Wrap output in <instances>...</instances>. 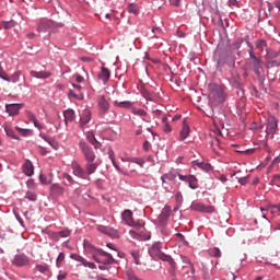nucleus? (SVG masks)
<instances>
[{
  "mask_svg": "<svg viewBox=\"0 0 280 280\" xmlns=\"http://www.w3.org/2000/svg\"><path fill=\"white\" fill-rule=\"evenodd\" d=\"M149 255L152 257V259H161V261H172V258L170 255L164 254L161 252V243H154L149 248Z\"/></svg>",
  "mask_w": 280,
  "mask_h": 280,
  "instance_id": "nucleus-1",
  "label": "nucleus"
},
{
  "mask_svg": "<svg viewBox=\"0 0 280 280\" xmlns=\"http://www.w3.org/2000/svg\"><path fill=\"white\" fill-rule=\"evenodd\" d=\"M80 150L82 151V154L86 161V163L95 161L97 156L95 155V152L93 151V148L89 145L86 142H80L79 143Z\"/></svg>",
  "mask_w": 280,
  "mask_h": 280,
  "instance_id": "nucleus-2",
  "label": "nucleus"
},
{
  "mask_svg": "<svg viewBox=\"0 0 280 280\" xmlns=\"http://www.w3.org/2000/svg\"><path fill=\"white\" fill-rule=\"evenodd\" d=\"M97 107L100 110V115H106V113H108V110H110V101H108V98H106V96L100 95L97 97Z\"/></svg>",
  "mask_w": 280,
  "mask_h": 280,
  "instance_id": "nucleus-3",
  "label": "nucleus"
},
{
  "mask_svg": "<svg viewBox=\"0 0 280 280\" xmlns=\"http://www.w3.org/2000/svg\"><path fill=\"white\" fill-rule=\"evenodd\" d=\"M190 209L192 211H200L201 213H214L215 212V207L207 206V205L200 203V202H192L190 206Z\"/></svg>",
  "mask_w": 280,
  "mask_h": 280,
  "instance_id": "nucleus-4",
  "label": "nucleus"
},
{
  "mask_svg": "<svg viewBox=\"0 0 280 280\" xmlns=\"http://www.w3.org/2000/svg\"><path fill=\"white\" fill-rule=\"evenodd\" d=\"M121 218L125 221V224L128 226H136L137 229H143V224H139L135 222V219H132V212L130 210H125L121 213Z\"/></svg>",
  "mask_w": 280,
  "mask_h": 280,
  "instance_id": "nucleus-5",
  "label": "nucleus"
},
{
  "mask_svg": "<svg viewBox=\"0 0 280 280\" xmlns=\"http://www.w3.org/2000/svg\"><path fill=\"white\" fill-rule=\"evenodd\" d=\"M279 128V121L275 118H269L267 122L266 133L271 139H275V132H277V129Z\"/></svg>",
  "mask_w": 280,
  "mask_h": 280,
  "instance_id": "nucleus-6",
  "label": "nucleus"
},
{
  "mask_svg": "<svg viewBox=\"0 0 280 280\" xmlns=\"http://www.w3.org/2000/svg\"><path fill=\"white\" fill-rule=\"evenodd\" d=\"M72 174L78 176V178L86 179V171L80 165L78 161H72L71 163Z\"/></svg>",
  "mask_w": 280,
  "mask_h": 280,
  "instance_id": "nucleus-7",
  "label": "nucleus"
},
{
  "mask_svg": "<svg viewBox=\"0 0 280 280\" xmlns=\"http://www.w3.org/2000/svg\"><path fill=\"white\" fill-rule=\"evenodd\" d=\"M179 180L188 183L190 189H198V178L194 175H178Z\"/></svg>",
  "mask_w": 280,
  "mask_h": 280,
  "instance_id": "nucleus-8",
  "label": "nucleus"
},
{
  "mask_svg": "<svg viewBox=\"0 0 280 280\" xmlns=\"http://www.w3.org/2000/svg\"><path fill=\"white\" fill-rule=\"evenodd\" d=\"M24 106H25V104H23V103H13V104L5 105V109H7V113H9L10 117H14V116L19 115V112Z\"/></svg>",
  "mask_w": 280,
  "mask_h": 280,
  "instance_id": "nucleus-9",
  "label": "nucleus"
},
{
  "mask_svg": "<svg viewBox=\"0 0 280 280\" xmlns=\"http://www.w3.org/2000/svg\"><path fill=\"white\" fill-rule=\"evenodd\" d=\"M51 27H54V22L51 20H43L37 25V32H38V34H45V33L49 32V30H51Z\"/></svg>",
  "mask_w": 280,
  "mask_h": 280,
  "instance_id": "nucleus-10",
  "label": "nucleus"
},
{
  "mask_svg": "<svg viewBox=\"0 0 280 280\" xmlns=\"http://www.w3.org/2000/svg\"><path fill=\"white\" fill-rule=\"evenodd\" d=\"M170 213H172V209L168 206L164 207L158 218V221L162 226H165V224H167V220H170Z\"/></svg>",
  "mask_w": 280,
  "mask_h": 280,
  "instance_id": "nucleus-11",
  "label": "nucleus"
},
{
  "mask_svg": "<svg viewBox=\"0 0 280 280\" xmlns=\"http://www.w3.org/2000/svg\"><path fill=\"white\" fill-rule=\"evenodd\" d=\"M97 255H101V257H105V259L102 260V264L104 266H110L113 264H117V260H115V258H113V255H110L109 253L98 249Z\"/></svg>",
  "mask_w": 280,
  "mask_h": 280,
  "instance_id": "nucleus-12",
  "label": "nucleus"
},
{
  "mask_svg": "<svg viewBox=\"0 0 280 280\" xmlns=\"http://www.w3.org/2000/svg\"><path fill=\"white\" fill-rule=\"evenodd\" d=\"M30 265V258H27L24 254L15 255L13 259V266L23 267Z\"/></svg>",
  "mask_w": 280,
  "mask_h": 280,
  "instance_id": "nucleus-13",
  "label": "nucleus"
},
{
  "mask_svg": "<svg viewBox=\"0 0 280 280\" xmlns=\"http://www.w3.org/2000/svg\"><path fill=\"white\" fill-rule=\"evenodd\" d=\"M50 196L51 198H60V196H65V187L59 184H54L50 187Z\"/></svg>",
  "mask_w": 280,
  "mask_h": 280,
  "instance_id": "nucleus-14",
  "label": "nucleus"
},
{
  "mask_svg": "<svg viewBox=\"0 0 280 280\" xmlns=\"http://www.w3.org/2000/svg\"><path fill=\"white\" fill-rule=\"evenodd\" d=\"M254 72L256 75H258L259 80H266V74H264V66H261L260 59L254 61Z\"/></svg>",
  "mask_w": 280,
  "mask_h": 280,
  "instance_id": "nucleus-15",
  "label": "nucleus"
},
{
  "mask_svg": "<svg viewBox=\"0 0 280 280\" xmlns=\"http://www.w3.org/2000/svg\"><path fill=\"white\" fill-rule=\"evenodd\" d=\"M97 167H100V162L97 161H92V162H88L85 164V174L86 176H91V174H95V172L97 171Z\"/></svg>",
  "mask_w": 280,
  "mask_h": 280,
  "instance_id": "nucleus-16",
  "label": "nucleus"
},
{
  "mask_svg": "<svg viewBox=\"0 0 280 280\" xmlns=\"http://www.w3.org/2000/svg\"><path fill=\"white\" fill-rule=\"evenodd\" d=\"M86 139L89 143L94 147L95 150H100V148H102V142L97 141L93 131H89L86 133Z\"/></svg>",
  "mask_w": 280,
  "mask_h": 280,
  "instance_id": "nucleus-17",
  "label": "nucleus"
},
{
  "mask_svg": "<svg viewBox=\"0 0 280 280\" xmlns=\"http://www.w3.org/2000/svg\"><path fill=\"white\" fill-rule=\"evenodd\" d=\"M30 75H32V78H37V80H47V78H51V72H49V71H34V70H32L30 72Z\"/></svg>",
  "mask_w": 280,
  "mask_h": 280,
  "instance_id": "nucleus-18",
  "label": "nucleus"
},
{
  "mask_svg": "<svg viewBox=\"0 0 280 280\" xmlns=\"http://www.w3.org/2000/svg\"><path fill=\"white\" fill-rule=\"evenodd\" d=\"M190 132H191V130L189 129V124H187V120H184L183 128L179 132V141H185V139H187V137H189Z\"/></svg>",
  "mask_w": 280,
  "mask_h": 280,
  "instance_id": "nucleus-19",
  "label": "nucleus"
},
{
  "mask_svg": "<svg viewBox=\"0 0 280 280\" xmlns=\"http://www.w3.org/2000/svg\"><path fill=\"white\" fill-rule=\"evenodd\" d=\"M65 124H71L75 121V112L73 109H67L63 112Z\"/></svg>",
  "mask_w": 280,
  "mask_h": 280,
  "instance_id": "nucleus-20",
  "label": "nucleus"
},
{
  "mask_svg": "<svg viewBox=\"0 0 280 280\" xmlns=\"http://www.w3.org/2000/svg\"><path fill=\"white\" fill-rule=\"evenodd\" d=\"M89 121H91V110L85 109V110H83L81 118H80L81 128H84V126H86V124H89Z\"/></svg>",
  "mask_w": 280,
  "mask_h": 280,
  "instance_id": "nucleus-21",
  "label": "nucleus"
},
{
  "mask_svg": "<svg viewBox=\"0 0 280 280\" xmlns=\"http://www.w3.org/2000/svg\"><path fill=\"white\" fill-rule=\"evenodd\" d=\"M98 78L104 82V84H106V82L110 80V70L106 67H102Z\"/></svg>",
  "mask_w": 280,
  "mask_h": 280,
  "instance_id": "nucleus-22",
  "label": "nucleus"
},
{
  "mask_svg": "<svg viewBox=\"0 0 280 280\" xmlns=\"http://www.w3.org/2000/svg\"><path fill=\"white\" fill-rule=\"evenodd\" d=\"M23 172L26 176H34V164L27 160L23 165Z\"/></svg>",
  "mask_w": 280,
  "mask_h": 280,
  "instance_id": "nucleus-23",
  "label": "nucleus"
},
{
  "mask_svg": "<svg viewBox=\"0 0 280 280\" xmlns=\"http://www.w3.org/2000/svg\"><path fill=\"white\" fill-rule=\"evenodd\" d=\"M26 117L28 120L32 121V124H34L35 128H38V130H43V125L38 122V120L36 119V115H34V113L26 112Z\"/></svg>",
  "mask_w": 280,
  "mask_h": 280,
  "instance_id": "nucleus-24",
  "label": "nucleus"
},
{
  "mask_svg": "<svg viewBox=\"0 0 280 280\" xmlns=\"http://www.w3.org/2000/svg\"><path fill=\"white\" fill-rule=\"evenodd\" d=\"M192 167H199V170H203V172L211 171V164L199 161H192Z\"/></svg>",
  "mask_w": 280,
  "mask_h": 280,
  "instance_id": "nucleus-25",
  "label": "nucleus"
},
{
  "mask_svg": "<svg viewBox=\"0 0 280 280\" xmlns=\"http://www.w3.org/2000/svg\"><path fill=\"white\" fill-rule=\"evenodd\" d=\"M167 264H170L171 269L168 270L171 279L172 280H178L176 277V261H174V258H171V260H167Z\"/></svg>",
  "mask_w": 280,
  "mask_h": 280,
  "instance_id": "nucleus-26",
  "label": "nucleus"
},
{
  "mask_svg": "<svg viewBox=\"0 0 280 280\" xmlns=\"http://www.w3.org/2000/svg\"><path fill=\"white\" fill-rule=\"evenodd\" d=\"M21 70L15 71L13 74H11L10 77L4 78L5 82H12L13 84H15V82H19V80H21Z\"/></svg>",
  "mask_w": 280,
  "mask_h": 280,
  "instance_id": "nucleus-27",
  "label": "nucleus"
},
{
  "mask_svg": "<svg viewBox=\"0 0 280 280\" xmlns=\"http://www.w3.org/2000/svg\"><path fill=\"white\" fill-rule=\"evenodd\" d=\"M275 58H279V52L271 48H268L265 59L267 60V62H270V60H275Z\"/></svg>",
  "mask_w": 280,
  "mask_h": 280,
  "instance_id": "nucleus-28",
  "label": "nucleus"
},
{
  "mask_svg": "<svg viewBox=\"0 0 280 280\" xmlns=\"http://www.w3.org/2000/svg\"><path fill=\"white\" fill-rule=\"evenodd\" d=\"M114 106H116L117 108H132V102L130 101H115L114 102Z\"/></svg>",
  "mask_w": 280,
  "mask_h": 280,
  "instance_id": "nucleus-29",
  "label": "nucleus"
},
{
  "mask_svg": "<svg viewBox=\"0 0 280 280\" xmlns=\"http://www.w3.org/2000/svg\"><path fill=\"white\" fill-rule=\"evenodd\" d=\"M131 257L136 266H141V253L139 250H132Z\"/></svg>",
  "mask_w": 280,
  "mask_h": 280,
  "instance_id": "nucleus-30",
  "label": "nucleus"
},
{
  "mask_svg": "<svg viewBox=\"0 0 280 280\" xmlns=\"http://www.w3.org/2000/svg\"><path fill=\"white\" fill-rule=\"evenodd\" d=\"M62 180H65L66 185L68 186L75 185V179H73V176L69 175L68 173L62 174Z\"/></svg>",
  "mask_w": 280,
  "mask_h": 280,
  "instance_id": "nucleus-31",
  "label": "nucleus"
},
{
  "mask_svg": "<svg viewBox=\"0 0 280 280\" xmlns=\"http://www.w3.org/2000/svg\"><path fill=\"white\" fill-rule=\"evenodd\" d=\"M208 253L210 257H215L217 259L222 257V252L218 247L210 248Z\"/></svg>",
  "mask_w": 280,
  "mask_h": 280,
  "instance_id": "nucleus-32",
  "label": "nucleus"
},
{
  "mask_svg": "<svg viewBox=\"0 0 280 280\" xmlns=\"http://www.w3.org/2000/svg\"><path fill=\"white\" fill-rule=\"evenodd\" d=\"M256 48L259 49V51H264L266 47H268V43L265 39H258L255 43Z\"/></svg>",
  "mask_w": 280,
  "mask_h": 280,
  "instance_id": "nucleus-33",
  "label": "nucleus"
},
{
  "mask_svg": "<svg viewBox=\"0 0 280 280\" xmlns=\"http://www.w3.org/2000/svg\"><path fill=\"white\" fill-rule=\"evenodd\" d=\"M42 138L44 139V141H47V143H49V145H51L54 150H58V142H56L54 138H47V136H42Z\"/></svg>",
  "mask_w": 280,
  "mask_h": 280,
  "instance_id": "nucleus-34",
  "label": "nucleus"
},
{
  "mask_svg": "<svg viewBox=\"0 0 280 280\" xmlns=\"http://www.w3.org/2000/svg\"><path fill=\"white\" fill-rule=\"evenodd\" d=\"M108 154L115 170H117V172H121V167H119L118 163L115 162V152H113V150H109Z\"/></svg>",
  "mask_w": 280,
  "mask_h": 280,
  "instance_id": "nucleus-35",
  "label": "nucleus"
},
{
  "mask_svg": "<svg viewBox=\"0 0 280 280\" xmlns=\"http://www.w3.org/2000/svg\"><path fill=\"white\" fill-rule=\"evenodd\" d=\"M131 113H132L133 115H138L139 117H145V115H148V112H147V110H143V109L137 108V107H133V108L131 109Z\"/></svg>",
  "mask_w": 280,
  "mask_h": 280,
  "instance_id": "nucleus-36",
  "label": "nucleus"
},
{
  "mask_svg": "<svg viewBox=\"0 0 280 280\" xmlns=\"http://www.w3.org/2000/svg\"><path fill=\"white\" fill-rule=\"evenodd\" d=\"M127 10L130 14H139V7H137V4L135 3H130L128 7H127Z\"/></svg>",
  "mask_w": 280,
  "mask_h": 280,
  "instance_id": "nucleus-37",
  "label": "nucleus"
},
{
  "mask_svg": "<svg viewBox=\"0 0 280 280\" xmlns=\"http://www.w3.org/2000/svg\"><path fill=\"white\" fill-rule=\"evenodd\" d=\"M210 145H211L213 152H218V148H220V139L213 138L210 142Z\"/></svg>",
  "mask_w": 280,
  "mask_h": 280,
  "instance_id": "nucleus-38",
  "label": "nucleus"
},
{
  "mask_svg": "<svg viewBox=\"0 0 280 280\" xmlns=\"http://www.w3.org/2000/svg\"><path fill=\"white\" fill-rule=\"evenodd\" d=\"M162 121H163V124H164L163 130H164L166 133L172 132V126H170V122L167 121V117H163V118H162Z\"/></svg>",
  "mask_w": 280,
  "mask_h": 280,
  "instance_id": "nucleus-39",
  "label": "nucleus"
},
{
  "mask_svg": "<svg viewBox=\"0 0 280 280\" xmlns=\"http://www.w3.org/2000/svg\"><path fill=\"white\" fill-rule=\"evenodd\" d=\"M15 130L20 135H22V137H30V135H32V130H30V129H23V128L16 127Z\"/></svg>",
  "mask_w": 280,
  "mask_h": 280,
  "instance_id": "nucleus-40",
  "label": "nucleus"
},
{
  "mask_svg": "<svg viewBox=\"0 0 280 280\" xmlns=\"http://www.w3.org/2000/svg\"><path fill=\"white\" fill-rule=\"evenodd\" d=\"M175 179H176V175H174V173H167L162 176L163 183H167V180H175Z\"/></svg>",
  "mask_w": 280,
  "mask_h": 280,
  "instance_id": "nucleus-41",
  "label": "nucleus"
},
{
  "mask_svg": "<svg viewBox=\"0 0 280 280\" xmlns=\"http://www.w3.org/2000/svg\"><path fill=\"white\" fill-rule=\"evenodd\" d=\"M84 248L85 250H88L89 253H97L100 249H96L95 246H93L91 243L89 242H84Z\"/></svg>",
  "mask_w": 280,
  "mask_h": 280,
  "instance_id": "nucleus-42",
  "label": "nucleus"
},
{
  "mask_svg": "<svg viewBox=\"0 0 280 280\" xmlns=\"http://www.w3.org/2000/svg\"><path fill=\"white\" fill-rule=\"evenodd\" d=\"M107 235L109 237H113L114 240L119 238V232L117 230H115V229H112V228H109V230L107 232Z\"/></svg>",
  "mask_w": 280,
  "mask_h": 280,
  "instance_id": "nucleus-43",
  "label": "nucleus"
},
{
  "mask_svg": "<svg viewBox=\"0 0 280 280\" xmlns=\"http://www.w3.org/2000/svg\"><path fill=\"white\" fill-rule=\"evenodd\" d=\"M25 198L27 200H31V202H36L38 196L35 192L27 191L26 195H25Z\"/></svg>",
  "mask_w": 280,
  "mask_h": 280,
  "instance_id": "nucleus-44",
  "label": "nucleus"
},
{
  "mask_svg": "<svg viewBox=\"0 0 280 280\" xmlns=\"http://www.w3.org/2000/svg\"><path fill=\"white\" fill-rule=\"evenodd\" d=\"M247 45L249 47L248 54H249V57L252 58V60H254V62L259 60V58H257V56H255V52L253 50V45L250 43H247Z\"/></svg>",
  "mask_w": 280,
  "mask_h": 280,
  "instance_id": "nucleus-45",
  "label": "nucleus"
},
{
  "mask_svg": "<svg viewBox=\"0 0 280 280\" xmlns=\"http://www.w3.org/2000/svg\"><path fill=\"white\" fill-rule=\"evenodd\" d=\"M71 259H74V261H79L80 264H84V257H82V256H80V255H78V254H71Z\"/></svg>",
  "mask_w": 280,
  "mask_h": 280,
  "instance_id": "nucleus-46",
  "label": "nucleus"
},
{
  "mask_svg": "<svg viewBox=\"0 0 280 280\" xmlns=\"http://www.w3.org/2000/svg\"><path fill=\"white\" fill-rule=\"evenodd\" d=\"M39 180L42 185H51V179H48L47 176L43 174L39 175Z\"/></svg>",
  "mask_w": 280,
  "mask_h": 280,
  "instance_id": "nucleus-47",
  "label": "nucleus"
},
{
  "mask_svg": "<svg viewBox=\"0 0 280 280\" xmlns=\"http://www.w3.org/2000/svg\"><path fill=\"white\" fill-rule=\"evenodd\" d=\"M4 131H5L8 137H11L12 139H19V138H16V136H14V130L12 128L5 127Z\"/></svg>",
  "mask_w": 280,
  "mask_h": 280,
  "instance_id": "nucleus-48",
  "label": "nucleus"
},
{
  "mask_svg": "<svg viewBox=\"0 0 280 280\" xmlns=\"http://www.w3.org/2000/svg\"><path fill=\"white\" fill-rule=\"evenodd\" d=\"M82 266H84V268H90L91 270H95L97 268L94 262H89L86 259L83 261Z\"/></svg>",
  "mask_w": 280,
  "mask_h": 280,
  "instance_id": "nucleus-49",
  "label": "nucleus"
},
{
  "mask_svg": "<svg viewBox=\"0 0 280 280\" xmlns=\"http://www.w3.org/2000/svg\"><path fill=\"white\" fill-rule=\"evenodd\" d=\"M2 27L4 30H12V27H14V21L2 22Z\"/></svg>",
  "mask_w": 280,
  "mask_h": 280,
  "instance_id": "nucleus-50",
  "label": "nucleus"
},
{
  "mask_svg": "<svg viewBox=\"0 0 280 280\" xmlns=\"http://www.w3.org/2000/svg\"><path fill=\"white\" fill-rule=\"evenodd\" d=\"M36 270H38V272H47V270H49V266H47V265H37Z\"/></svg>",
  "mask_w": 280,
  "mask_h": 280,
  "instance_id": "nucleus-51",
  "label": "nucleus"
},
{
  "mask_svg": "<svg viewBox=\"0 0 280 280\" xmlns=\"http://www.w3.org/2000/svg\"><path fill=\"white\" fill-rule=\"evenodd\" d=\"M109 229H110V228H108V226L100 225V226L97 228V231H100L101 233H104V235H108Z\"/></svg>",
  "mask_w": 280,
  "mask_h": 280,
  "instance_id": "nucleus-52",
  "label": "nucleus"
},
{
  "mask_svg": "<svg viewBox=\"0 0 280 280\" xmlns=\"http://www.w3.org/2000/svg\"><path fill=\"white\" fill-rule=\"evenodd\" d=\"M280 184V175H273L272 179L270 180V185H279Z\"/></svg>",
  "mask_w": 280,
  "mask_h": 280,
  "instance_id": "nucleus-53",
  "label": "nucleus"
},
{
  "mask_svg": "<svg viewBox=\"0 0 280 280\" xmlns=\"http://www.w3.org/2000/svg\"><path fill=\"white\" fill-rule=\"evenodd\" d=\"M58 235H60V237H69V235H71V230H63L58 232Z\"/></svg>",
  "mask_w": 280,
  "mask_h": 280,
  "instance_id": "nucleus-54",
  "label": "nucleus"
},
{
  "mask_svg": "<svg viewBox=\"0 0 280 280\" xmlns=\"http://www.w3.org/2000/svg\"><path fill=\"white\" fill-rule=\"evenodd\" d=\"M26 187H28V189H36V183L34 182V179H28L26 182Z\"/></svg>",
  "mask_w": 280,
  "mask_h": 280,
  "instance_id": "nucleus-55",
  "label": "nucleus"
},
{
  "mask_svg": "<svg viewBox=\"0 0 280 280\" xmlns=\"http://www.w3.org/2000/svg\"><path fill=\"white\" fill-rule=\"evenodd\" d=\"M176 237H177V242H179V244H186L185 235L177 233Z\"/></svg>",
  "mask_w": 280,
  "mask_h": 280,
  "instance_id": "nucleus-56",
  "label": "nucleus"
},
{
  "mask_svg": "<svg viewBox=\"0 0 280 280\" xmlns=\"http://www.w3.org/2000/svg\"><path fill=\"white\" fill-rule=\"evenodd\" d=\"M63 261H65V253H59L57 257V266H60V264Z\"/></svg>",
  "mask_w": 280,
  "mask_h": 280,
  "instance_id": "nucleus-57",
  "label": "nucleus"
},
{
  "mask_svg": "<svg viewBox=\"0 0 280 280\" xmlns=\"http://www.w3.org/2000/svg\"><path fill=\"white\" fill-rule=\"evenodd\" d=\"M236 152L250 155V154H255V149H247L245 151L236 150Z\"/></svg>",
  "mask_w": 280,
  "mask_h": 280,
  "instance_id": "nucleus-58",
  "label": "nucleus"
},
{
  "mask_svg": "<svg viewBox=\"0 0 280 280\" xmlns=\"http://www.w3.org/2000/svg\"><path fill=\"white\" fill-rule=\"evenodd\" d=\"M129 234L131 235V237H133L135 240H139V237H141V235L139 234V232L135 231V230H130Z\"/></svg>",
  "mask_w": 280,
  "mask_h": 280,
  "instance_id": "nucleus-59",
  "label": "nucleus"
},
{
  "mask_svg": "<svg viewBox=\"0 0 280 280\" xmlns=\"http://www.w3.org/2000/svg\"><path fill=\"white\" fill-rule=\"evenodd\" d=\"M7 77H8V73H5V70H3V67H1V65H0V78H1V80H5Z\"/></svg>",
  "mask_w": 280,
  "mask_h": 280,
  "instance_id": "nucleus-60",
  "label": "nucleus"
},
{
  "mask_svg": "<svg viewBox=\"0 0 280 280\" xmlns=\"http://www.w3.org/2000/svg\"><path fill=\"white\" fill-rule=\"evenodd\" d=\"M170 3L175 8H180V0H170Z\"/></svg>",
  "mask_w": 280,
  "mask_h": 280,
  "instance_id": "nucleus-61",
  "label": "nucleus"
},
{
  "mask_svg": "<svg viewBox=\"0 0 280 280\" xmlns=\"http://www.w3.org/2000/svg\"><path fill=\"white\" fill-rule=\"evenodd\" d=\"M238 183H240V185H246V183H248V177L238 178Z\"/></svg>",
  "mask_w": 280,
  "mask_h": 280,
  "instance_id": "nucleus-62",
  "label": "nucleus"
},
{
  "mask_svg": "<svg viewBox=\"0 0 280 280\" xmlns=\"http://www.w3.org/2000/svg\"><path fill=\"white\" fill-rule=\"evenodd\" d=\"M230 8H237V0H229Z\"/></svg>",
  "mask_w": 280,
  "mask_h": 280,
  "instance_id": "nucleus-63",
  "label": "nucleus"
},
{
  "mask_svg": "<svg viewBox=\"0 0 280 280\" xmlns=\"http://www.w3.org/2000/svg\"><path fill=\"white\" fill-rule=\"evenodd\" d=\"M75 80H77V82L82 83V82H84V77L77 74Z\"/></svg>",
  "mask_w": 280,
  "mask_h": 280,
  "instance_id": "nucleus-64",
  "label": "nucleus"
}]
</instances>
